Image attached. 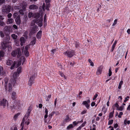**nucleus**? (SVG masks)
Returning <instances> with one entry per match:
<instances>
[{
  "label": "nucleus",
  "mask_w": 130,
  "mask_h": 130,
  "mask_svg": "<svg viewBox=\"0 0 130 130\" xmlns=\"http://www.w3.org/2000/svg\"><path fill=\"white\" fill-rule=\"evenodd\" d=\"M8 79L7 78H6L5 79L4 87L5 89L9 92L11 91L12 89V86H14V84L12 83L13 79H11L8 82Z\"/></svg>",
  "instance_id": "1"
},
{
  "label": "nucleus",
  "mask_w": 130,
  "mask_h": 130,
  "mask_svg": "<svg viewBox=\"0 0 130 130\" xmlns=\"http://www.w3.org/2000/svg\"><path fill=\"white\" fill-rule=\"evenodd\" d=\"M32 109V108L31 106H30L28 110L27 113L25 115L24 117L22 120V122L21 125L22 127L20 130H23L24 126V123L26 120L29 117L30 113Z\"/></svg>",
  "instance_id": "2"
},
{
  "label": "nucleus",
  "mask_w": 130,
  "mask_h": 130,
  "mask_svg": "<svg viewBox=\"0 0 130 130\" xmlns=\"http://www.w3.org/2000/svg\"><path fill=\"white\" fill-rule=\"evenodd\" d=\"M39 21L37 19H36L33 20L32 21L31 23L30 24V26H31L32 27H34V26H36L35 25V24L38 23V25L40 27H41L42 26V21H43V18L42 17H41L40 19H39Z\"/></svg>",
  "instance_id": "3"
},
{
  "label": "nucleus",
  "mask_w": 130,
  "mask_h": 130,
  "mask_svg": "<svg viewBox=\"0 0 130 130\" xmlns=\"http://www.w3.org/2000/svg\"><path fill=\"white\" fill-rule=\"evenodd\" d=\"M17 55L18 58L21 55V53L20 48H17L11 53L12 55L14 57H15Z\"/></svg>",
  "instance_id": "4"
},
{
  "label": "nucleus",
  "mask_w": 130,
  "mask_h": 130,
  "mask_svg": "<svg viewBox=\"0 0 130 130\" xmlns=\"http://www.w3.org/2000/svg\"><path fill=\"white\" fill-rule=\"evenodd\" d=\"M21 64V60H20L17 61L16 62L15 61H14L12 65L10 67V69L11 70L14 69L15 67L16 68H18Z\"/></svg>",
  "instance_id": "5"
},
{
  "label": "nucleus",
  "mask_w": 130,
  "mask_h": 130,
  "mask_svg": "<svg viewBox=\"0 0 130 130\" xmlns=\"http://www.w3.org/2000/svg\"><path fill=\"white\" fill-rule=\"evenodd\" d=\"M11 6H3V9H2V12L3 13H6L7 14L10 11Z\"/></svg>",
  "instance_id": "6"
},
{
  "label": "nucleus",
  "mask_w": 130,
  "mask_h": 130,
  "mask_svg": "<svg viewBox=\"0 0 130 130\" xmlns=\"http://www.w3.org/2000/svg\"><path fill=\"white\" fill-rule=\"evenodd\" d=\"M19 74L17 72L14 73L13 75V76L11 79H13L12 83L13 84H15L16 83L17 79L18 78V77L19 76Z\"/></svg>",
  "instance_id": "7"
},
{
  "label": "nucleus",
  "mask_w": 130,
  "mask_h": 130,
  "mask_svg": "<svg viewBox=\"0 0 130 130\" xmlns=\"http://www.w3.org/2000/svg\"><path fill=\"white\" fill-rule=\"evenodd\" d=\"M27 6V4L26 3L24 2L23 3L22 6V9H21L19 11V12L21 14L23 15L24 14V12L25 11V8Z\"/></svg>",
  "instance_id": "8"
},
{
  "label": "nucleus",
  "mask_w": 130,
  "mask_h": 130,
  "mask_svg": "<svg viewBox=\"0 0 130 130\" xmlns=\"http://www.w3.org/2000/svg\"><path fill=\"white\" fill-rule=\"evenodd\" d=\"M8 101L6 100H5L4 99H3L0 103V105L3 106L4 108H5L6 106H8Z\"/></svg>",
  "instance_id": "9"
},
{
  "label": "nucleus",
  "mask_w": 130,
  "mask_h": 130,
  "mask_svg": "<svg viewBox=\"0 0 130 130\" xmlns=\"http://www.w3.org/2000/svg\"><path fill=\"white\" fill-rule=\"evenodd\" d=\"M32 28L30 31V34L31 35H33L38 30V27L36 26H34V27H32Z\"/></svg>",
  "instance_id": "10"
},
{
  "label": "nucleus",
  "mask_w": 130,
  "mask_h": 130,
  "mask_svg": "<svg viewBox=\"0 0 130 130\" xmlns=\"http://www.w3.org/2000/svg\"><path fill=\"white\" fill-rule=\"evenodd\" d=\"M35 78V74L30 76L28 81V84L30 86H31L33 83V81Z\"/></svg>",
  "instance_id": "11"
},
{
  "label": "nucleus",
  "mask_w": 130,
  "mask_h": 130,
  "mask_svg": "<svg viewBox=\"0 0 130 130\" xmlns=\"http://www.w3.org/2000/svg\"><path fill=\"white\" fill-rule=\"evenodd\" d=\"M66 54L68 57H71L73 56L74 54V51H67L65 53Z\"/></svg>",
  "instance_id": "12"
},
{
  "label": "nucleus",
  "mask_w": 130,
  "mask_h": 130,
  "mask_svg": "<svg viewBox=\"0 0 130 130\" xmlns=\"http://www.w3.org/2000/svg\"><path fill=\"white\" fill-rule=\"evenodd\" d=\"M28 48V46L27 45L25 46L24 49V52L25 55L26 57H28L29 55V53L27 51Z\"/></svg>",
  "instance_id": "13"
},
{
  "label": "nucleus",
  "mask_w": 130,
  "mask_h": 130,
  "mask_svg": "<svg viewBox=\"0 0 130 130\" xmlns=\"http://www.w3.org/2000/svg\"><path fill=\"white\" fill-rule=\"evenodd\" d=\"M15 20L17 24L18 25L20 24L21 23V21L20 19V15H18Z\"/></svg>",
  "instance_id": "14"
},
{
  "label": "nucleus",
  "mask_w": 130,
  "mask_h": 130,
  "mask_svg": "<svg viewBox=\"0 0 130 130\" xmlns=\"http://www.w3.org/2000/svg\"><path fill=\"white\" fill-rule=\"evenodd\" d=\"M7 42L3 40L1 43V46L2 48L3 49H5L7 47Z\"/></svg>",
  "instance_id": "15"
},
{
  "label": "nucleus",
  "mask_w": 130,
  "mask_h": 130,
  "mask_svg": "<svg viewBox=\"0 0 130 130\" xmlns=\"http://www.w3.org/2000/svg\"><path fill=\"white\" fill-rule=\"evenodd\" d=\"M103 68V66H101L98 68L96 72L97 75H99L101 74Z\"/></svg>",
  "instance_id": "16"
},
{
  "label": "nucleus",
  "mask_w": 130,
  "mask_h": 130,
  "mask_svg": "<svg viewBox=\"0 0 130 130\" xmlns=\"http://www.w3.org/2000/svg\"><path fill=\"white\" fill-rule=\"evenodd\" d=\"M40 14L38 13H34V18H36V19H37L39 21V19L40 18H39L40 16Z\"/></svg>",
  "instance_id": "17"
},
{
  "label": "nucleus",
  "mask_w": 130,
  "mask_h": 130,
  "mask_svg": "<svg viewBox=\"0 0 130 130\" xmlns=\"http://www.w3.org/2000/svg\"><path fill=\"white\" fill-rule=\"evenodd\" d=\"M29 8L30 9H38V7L36 5H30L29 7Z\"/></svg>",
  "instance_id": "18"
},
{
  "label": "nucleus",
  "mask_w": 130,
  "mask_h": 130,
  "mask_svg": "<svg viewBox=\"0 0 130 130\" xmlns=\"http://www.w3.org/2000/svg\"><path fill=\"white\" fill-rule=\"evenodd\" d=\"M46 3V9L47 10H49V7H50V1H45Z\"/></svg>",
  "instance_id": "19"
},
{
  "label": "nucleus",
  "mask_w": 130,
  "mask_h": 130,
  "mask_svg": "<svg viewBox=\"0 0 130 130\" xmlns=\"http://www.w3.org/2000/svg\"><path fill=\"white\" fill-rule=\"evenodd\" d=\"M14 22V20L12 18L8 19L7 20V23L8 24L12 23Z\"/></svg>",
  "instance_id": "20"
},
{
  "label": "nucleus",
  "mask_w": 130,
  "mask_h": 130,
  "mask_svg": "<svg viewBox=\"0 0 130 130\" xmlns=\"http://www.w3.org/2000/svg\"><path fill=\"white\" fill-rule=\"evenodd\" d=\"M20 40L21 42V45L22 46L23 45V44L25 43V39L24 38L22 37L20 38Z\"/></svg>",
  "instance_id": "21"
},
{
  "label": "nucleus",
  "mask_w": 130,
  "mask_h": 130,
  "mask_svg": "<svg viewBox=\"0 0 130 130\" xmlns=\"http://www.w3.org/2000/svg\"><path fill=\"white\" fill-rule=\"evenodd\" d=\"M36 42V38L35 37L33 38L32 40L30 42V44L32 45L35 44Z\"/></svg>",
  "instance_id": "22"
},
{
  "label": "nucleus",
  "mask_w": 130,
  "mask_h": 130,
  "mask_svg": "<svg viewBox=\"0 0 130 130\" xmlns=\"http://www.w3.org/2000/svg\"><path fill=\"white\" fill-rule=\"evenodd\" d=\"M42 31L41 30L39 31L36 37L38 39H40L41 36Z\"/></svg>",
  "instance_id": "23"
},
{
  "label": "nucleus",
  "mask_w": 130,
  "mask_h": 130,
  "mask_svg": "<svg viewBox=\"0 0 130 130\" xmlns=\"http://www.w3.org/2000/svg\"><path fill=\"white\" fill-rule=\"evenodd\" d=\"M82 104L85 106L87 109H89L90 105L86 101H84Z\"/></svg>",
  "instance_id": "24"
},
{
  "label": "nucleus",
  "mask_w": 130,
  "mask_h": 130,
  "mask_svg": "<svg viewBox=\"0 0 130 130\" xmlns=\"http://www.w3.org/2000/svg\"><path fill=\"white\" fill-rule=\"evenodd\" d=\"M13 62L11 60L8 59L7 60V65L8 66H10L13 63Z\"/></svg>",
  "instance_id": "25"
},
{
  "label": "nucleus",
  "mask_w": 130,
  "mask_h": 130,
  "mask_svg": "<svg viewBox=\"0 0 130 130\" xmlns=\"http://www.w3.org/2000/svg\"><path fill=\"white\" fill-rule=\"evenodd\" d=\"M16 96V93L15 92L13 91L12 93L11 94V98L13 99H14Z\"/></svg>",
  "instance_id": "26"
},
{
  "label": "nucleus",
  "mask_w": 130,
  "mask_h": 130,
  "mask_svg": "<svg viewBox=\"0 0 130 130\" xmlns=\"http://www.w3.org/2000/svg\"><path fill=\"white\" fill-rule=\"evenodd\" d=\"M115 110V109L114 108H113V111L112 112H110L109 115V118H111L113 116V113L114 112V110Z\"/></svg>",
  "instance_id": "27"
},
{
  "label": "nucleus",
  "mask_w": 130,
  "mask_h": 130,
  "mask_svg": "<svg viewBox=\"0 0 130 130\" xmlns=\"http://www.w3.org/2000/svg\"><path fill=\"white\" fill-rule=\"evenodd\" d=\"M10 37L8 35H7L5 37V39L4 40V41H9L10 40Z\"/></svg>",
  "instance_id": "28"
},
{
  "label": "nucleus",
  "mask_w": 130,
  "mask_h": 130,
  "mask_svg": "<svg viewBox=\"0 0 130 130\" xmlns=\"http://www.w3.org/2000/svg\"><path fill=\"white\" fill-rule=\"evenodd\" d=\"M28 17L29 18H30L32 17H34V13H33L32 12H29L28 13Z\"/></svg>",
  "instance_id": "29"
},
{
  "label": "nucleus",
  "mask_w": 130,
  "mask_h": 130,
  "mask_svg": "<svg viewBox=\"0 0 130 130\" xmlns=\"http://www.w3.org/2000/svg\"><path fill=\"white\" fill-rule=\"evenodd\" d=\"M11 36L13 39L15 40L18 37V36L14 34H12L11 35Z\"/></svg>",
  "instance_id": "30"
},
{
  "label": "nucleus",
  "mask_w": 130,
  "mask_h": 130,
  "mask_svg": "<svg viewBox=\"0 0 130 130\" xmlns=\"http://www.w3.org/2000/svg\"><path fill=\"white\" fill-rule=\"evenodd\" d=\"M20 113H18L15 115L13 117L14 119L15 120H16L17 119L18 116H19L20 115Z\"/></svg>",
  "instance_id": "31"
},
{
  "label": "nucleus",
  "mask_w": 130,
  "mask_h": 130,
  "mask_svg": "<svg viewBox=\"0 0 130 130\" xmlns=\"http://www.w3.org/2000/svg\"><path fill=\"white\" fill-rule=\"evenodd\" d=\"M124 123L125 125H126L127 123L129 124L130 123V121L129 120L127 121L126 119H125L124 121Z\"/></svg>",
  "instance_id": "32"
},
{
  "label": "nucleus",
  "mask_w": 130,
  "mask_h": 130,
  "mask_svg": "<svg viewBox=\"0 0 130 130\" xmlns=\"http://www.w3.org/2000/svg\"><path fill=\"white\" fill-rule=\"evenodd\" d=\"M4 55V52L3 51H1L0 52V57H3Z\"/></svg>",
  "instance_id": "33"
},
{
  "label": "nucleus",
  "mask_w": 130,
  "mask_h": 130,
  "mask_svg": "<svg viewBox=\"0 0 130 130\" xmlns=\"http://www.w3.org/2000/svg\"><path fill=\"white\" fill-rule=\"evenodd\" d=\"M73 127V126L72 124H70L67 126V129H69L72 128Z\"/></svg>",
  "instance_id": "34"
},
{
  "label": "nucleus",
  "mask_w": 130,
  "mask_h": 130,
  "mask_svg": "<svg viewBox=\"0 0 130 130\" xmlns=\"http://www.w3.org/2000/svg\"><path fill=\"white\" fill-rule=\"evenodd\" d=\"M123 83V81H121L120 82L119 85L118 87V88L119 89H120L121 87V86L122 85V84Z\"/></svg>",
  "instance_id": "35"
},
{
  "label": "nucleus",
  "mask_w": 130,
  "mask_h": 130,
  "mask_svg": "<svg viewBox=\"0 0 130 130\" xmlns=\"http://www.w3.org/2000/svg\"><path fill=\"white\" fill-rule=\"evenodd\" d=\"M21 68L20 67H19L17 69V72L19 74L21 72Z\"/></svg>",
  "instance_id": "36"
},
{
  "label": "nucleus",
  "mask_w": 130,
  "mask_h": 130,
  "mask_svg": "<svg viewBox=\"0 0 130 130\" xmlns=\"http://www.w3.org/2000/svg\"><path fill=\"white\" fill-rule=\"evenodd\" d=\"M115 106L117 108V109H118V108L119 107V105L118 104L116 103L115 104H114L112 106V108L113 109V108H114ZM114 108L115 109V108Z\"/></svg>",
  "instance_id": "37"
},
{
  "label": "nucleus",
  "mask_w": 130,
  "mask_h": 130,
  "mask_svg": "<svg viewBox=\"0 0 130 130\" xmlns=\"http://www.w3.org/2000/svg\"><path fill=\"white\" fill-rule=\"evenodd\" d=\"M5 23L2 21L0 20V25L2 26H4L5 25Z\"/></svg>",
  "instance_id": "38"
},
{
  "label": "nucleus",
  "mask_w": 130,
  "mask_h": 130,
  "mask_svg": "<svg viewBox=\"0 0 130 130\" xmlns=\"http://www.w3.org/2000/svg\"><path fill=\"white\" fill-rule=\"evenodd\" d=\"M0 35L1 37L2 38L4 37V33L2 31H0Z\"/></svg>",
  "instance_id": "39"
},
{
  "label": "nucleus",
  "mask_w": 130,
  "mask_h": 130,
  "mask_svg": "<svg viewBox=\"0 0 130 130\" xmlns=\"http://www.w3.org/2000/svg\"><path fill=\"white\" fill-rule=\"evenodd\" d=\"M60 74L61 76L63 77L65 79H66L67 78L66 76L65 75H64V74L62 72H60Z\"/></svg>",
  "instance_id": "40"
},
{
  "label": "nucleus",
  "mask_w": 130,
  "mask_h": 130,
  "mask_svg": "<svg viewBox=\"0 0 130 130\" xmlns=\"http://www.w3.org/2000/svg\"><path fill=\"white\" fill-rule=\"evenodd\" d=\"M88 61L91 64V66H94V64L93 62L90 59H89L88 60Z\"/></svg>",
  "instance_id": "41"
},
{
  "label": "nucleus",
  "mask_w": 130,
  "mask_h": 130,
  "mask_svg": "<svg viewBox=\"0 0 130 130\" xmlns=\"http://www.w3.org/2000/svg\"><path fill=\"white\" fill-rule=\"evenodd\" d=\"M123 108V107L122 106H120V107H119L118 109H117L118 110L120 111L122 110Z\"/></svg>",
  "instance_id": "42"
},
{
  "label": "nucleus",
  "mask_w": 130,
  "mask_h": 130,
  "mask_svg": "<svg viewBox=\"0 0 130 130\" xmlns=\"http://www.w3.org/2000/svg\"><path fill=\"white\" fill-rule=\"evenodd\" d=\"M18 15V13L17 12H15L13 14V18H15L16 16Z\"/></svg>",
  "instance_id": "43"
},
{
  "label": "nucleus",
  "mask_w": 130,
  "mask_h": 130,
  "mask_svg": "<svg viewBox=\"0 0 130 130\" xmlns=\"http://www.w3.org/2000/svg\"><path fill=\"white\" fill-rule=\"evenodd\" d=\"M112 71H111V68H110L109 70V73H108V76H110L112 74Z\"/></svg>",
  "instance_id": "44"
},
{
  "label": "nucleus",
  "mask_w": 130,
  "mask_h": 130,
  "mask_svg": "<svg viewBox=\"0 0 130 130\" xmlns=\"http://www.w3.org/2000/svg\"><path fill=\"white\" fill-rule=\"evenodd\" d=\"M25 123H26L27 125H28L30 123V120L29 119H28L26 120L25 122Z\"/></svg>",
  "instance_id": "45"
},
{
  "label": "nucleus",
  "mask_w": 130,
  "mask_h": 130,
  "mask_svg": "<svg viewBox=\"0 0 130 130\" xmlns=\"http://www.w3.org/2000/svg\"><path fill=\"white\" fill-rule=\"evenodd\" d=\"M113 120H110L108 122V124L111 125L113 123Z\"/></svg>",
  "instance_id": "46"
},
{
  "label": "nucleus",
  "mask_w": 130,
  "mask_h": 130,
  "mask_svg": "<svg viewBox=\"0 0 130 130\" xmlns=\"http://www.w3.org/2000/svg\"><path fill=\"white\" fill-rule=\"evenodd\" d=\"M115 46V45H113L112 47V48L111 50V52H113Z\"/></svg>",
  "instance_id": "47"
},
{
  "label": "nucleus",
  "mask_w": 130,
  "mask_h": 130,
  "mask_svg": "<svg viewBox=\"0 0 130 130\" xmlns=\"http://www.w3.org/2000/svg\"><path fill=\"white\" fill-rule=\"evenodd\" d=\"M79 123V122H76V121H74L73 122V124L75 126L77 125Z\"/></svg>",
  "instance_id": "48"
},
{
  "label": "nucleus",
  "mask_w": 130,
  "mask_h": 130,
  "mask_svg": "<svg viewBox=\"0 0 130 130\" xmlns=\"http://www.w3.org/2000/svg\"><path fill=\"white\" fill-rule=\"evenodd\" d=\"M123 112H120L119 115L118 116V117L119 118H121V116L123 115Z\"/></svg>",
  "instance_id": "49"
},
{
  "label": "nucleus",
  "mask_w": 130,
  "mask_h": 130,
  "mask_svg": "<svg viewBox=\"0 0 130 130\" xmlns=\"http://www.w3.org/2000/svg\"><path fill=\"white\" fill-rule=\"evenodd\" d=\"M12 16V14L10 13H9L7 15V17L8 18H10Z\"/></svg>",
  "instance_id": "50"
},
{
  "label": "nucleus",
  "mask_w": 130,
  "mask_h": 130,
  "mask_svg": "<svg viewBox=\"0 0 130 130\" xmlns=\"http://www.w3.org/2000/svg\"><path fill=\"white\" fill-rule=\"evenodd\" d=\"M98 96V94H95V95L94 96L93 98V100H95L96 98V97Z\"/></svg>",
  "instance_id": "51"
},
{
  "label": "nucleus",
  "mask_w": 130,
  "mask_h": 130,
  "mask_svg": "<svg viewBox=\"0 0 130 130\" xmlns=\"http://www.w3.org/2000/svg\"><path fill=\"white\" fill-rule=\"evenodd\" d=\"M117 19H115L114 21V23L112 24V26H114L117 23Z\"/></svg>",
  "instance_id": "52"
},
{
  "label": "nucleus",
  "mask_w": 130,
  "mask_h": 130,
  "mask_svg": "<svg viewBox=\"0 0 130 130\" xmlns=\"http://www.w3.org/2000/svg\"><path fill=\"white\" fill-rule=\"evenodd\" d=\"M87 110H84L81 112V114H83L85 113L86 112Z\"/></svg>",
  "instance_id": "53"
},
{
  "label": "nucleus",
  "mask_w": 130,
  "mask_h": 130,
  "mask_svg": "<svg viewBox=\"0 0 130 130\" xmlns=\"http://www.w3.org/2000/svg\"><path fill=\"white\" fill-rule=\"evenodd\" d=\"M24 18L25 19V21H27L28 19L27 16L26 15H25L24 16Z\"/></svg>",
  "instance_id": "54"
},
{
  "label": "nucleus",
  "mask_w": 130,
  "mask_h": 130,
  "mask_svg": "<svg viewBox=\"0 0 130 130\" xmlns=\"http://www.w3.org/2000/svg\"><path fill=\"white\" fill-rule=\"evenodd\" d=\"M13 27L15 29H17L18 28L17 26L15 24H14L13 25Z\"/></svg>",
  "instance_id": "55"
},
{
  "label": "nucleus",
  "mask_w": 130,
  "mask_h": 130,
  "mask_svg": "<svg viewBox=\"0 0 130 130\" xmlns=\"http://www.w3.org/2000/svg\"><path fill=\"white\" fill-rule=\"evenodd\" d=\"M26 60V59L24 57H23L22 59L23 62L22 64H23L25 61Z\"/></svg>",
  "instance_id": "56"
},
{
  "label": "nucleus",
  "mask_w": 130,
  "mask_h": 130,
  "mask_svg": "<svg viewBox=\"0 0 130 130\" xmlns=\"http://www.w3.org/2000/svg\"><path fill=\"white\" fill-rule=\"evenodd\" d=\"M95 104V103L94 102H92L91 104V106H94Z\"/></svg>",
  "instance_id": "57"
},
{
  "label": "nucleus",
  "mask_w": 130,
  "mask_h": 130,
  "mask_svg": "<svg viewBox=\"0 0 130 130\" xmlns=\"http://www.w3.org/2000/svg\"><path fill=\"white\" fill-rule=\"evenodd\" d=\"M57 100V98L56 99H55V101H54V105H55V106H56V104Z\"/></svg>",
  "instance_id": "58"
},
{
  "label": "nucleus",
  "mask_w": 130,
  "mask_h": 130,
  "mask_svg": "<svg viewBox=\"0 0 130 130\" xmlns=\"http://www.w3.org/2000/svg\"><path fill=\"white\" fill-rule=\"evenodd\" d=\"M3 70V68L2 67L0 66V73H1Z\"/></svg>",
  "instance_id": "59"
},
{
  "label": "nucleus",
  "mask_w": 130,
  "mask_h": 130,
  "mask_svg": "<svg viewBox=\"0 0 130 130\" xmlns=\"http://www.w3.org/2000/svg\"><path fill=\"white\" fill-rule=\"evenodd\" d=\"M42 106V104H40L39 105V107L40 108H41Z\"/></svg>",
  "instance_id": "60"
},
{
  "label": "nucleus",
  "mask_w": 130,
  "mask_h": 130,
  "mask_svg": "<svg viewBox=\"0 0 130 130\" xmlns=\"http://www.w3.org/2000/svg\"><path fill=\"white\" fill-rule=\"evenodd\" d=\"M45 112L46 114H48V111L46 108H45Z\"/></svg>",
  "instance_id": "61"
},
{
  "label": "nucleus",
  "mask_w": 130,
  "mask_h": 130,
  "mask_svg": "<svg viewBox=\"0 0 130 130\" xmlns=\"http://www.w3.org/2000/svg\"><path fill=\"white\" fill-rule=\"evenodd\" d=\"M118 126V124L117 123H116L114 125V127L115 128H116Z\"/></svg>",
  "instance_id": "62"
},
{
  "label": "nucleus",
  "mask_w": 130,
  "mask_h": 130,
  "mask_svg": "<svg viewBox=\"0 0 130 130\" xmlns=\"http://www.w3.org/2000/svg\"><path fill=\"white\" fill-rule=\"evenodd\" d=\"M127 110H129L130 111V104L128 105L127 108Z\"/></svg>",
  "instance_id": "63"
},
{
  "label": "nucleus",
  "mask_w": 130,
  "mask_h": 130,
  "mask_svg": "<svg viewBox=\"0 0 130 130\" xmlns=\"http://www.w3.org/2000/svg\"><path fill=\"white\" fill-rule=\"evenodd\" d=\"M127 32L128 34H130V29H128L127 30Z\"/></svg>",
  "instance_id": "64"
}]
</instances>
